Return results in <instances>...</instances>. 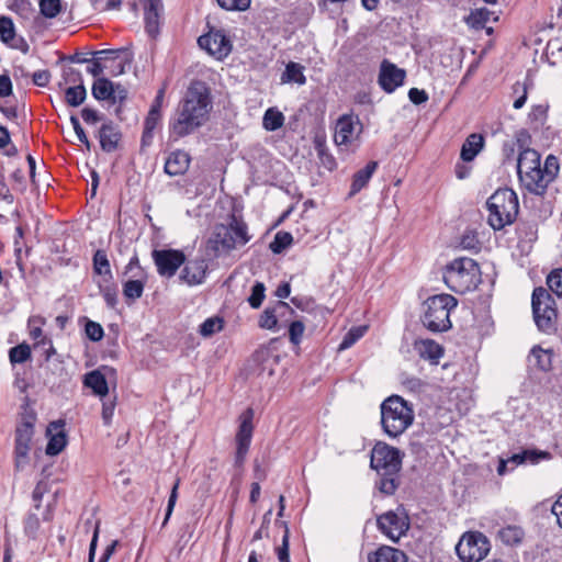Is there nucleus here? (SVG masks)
I'll use <instances>...</instances> for the list:
<instances>
[{"instance_id": "obj_1", "label": "nucleus", "mask_w": 562, "mask_h": 562, "mask_svg": "<svg viewBox=\"0 0 562 562\" xmlns=\"http://www.w3.org/2000/svg\"><path fill=\"white\" fill-rule=\"evenodd\" d=\"M212 100L209 88L202 81H194L188 88L169 122V137L178 140L192 134L209 120Z\"/></svg>"}, {"instance_id": "obj_2", "label": "nucleus", "mask_w": 562, "mask_h": 562, "mask_svg": "<svg viewBox=\"0 0 562 562\" xmlns=\"http://www.w3.org/2000/svg\"><path fill=\"white\" fill-rule=\"evenodd\" d=\"M370 464L380 477L376 482L380 492L392 495L400 484L401 451L385 442L379 441L371 451Z\"/></svg>"}, {"instance_id": "obj_3", "label": "nucleus", "mask_w": 562, "mask_h": 562, "mask_svg": "<svg viewBox=\"0 0 562 562\" xmlns=\"http://www.w3.org/2000/svg\"><path fill=\"white\" fill-rule=\"evenodd\" d=\"M251 239L246 222L232 214L227 224H217L209 238L207 246L215 257L228 255L232 250L245 246Z\"/></svg>"}, {"instance_id": "obj_4", "label": "nucleus", "mask_w": 562, "mask_h": 562, "mask_svg": "<svg viewBox=\"0 0 562 562\" xmlns=\"http://www.w3.org/2000/svg\"><path fill=\"white\" fill-rule=\"evenodd\" d=\"M380 409L382 429L392 439L404 434L415 418L413 405L398 395L385 398Z\"/></svg>"}, {"instance_id": "obj_5", "label": "nucleus", "mask_w": 562, "mask_h": 562, "mask_svg": "<svg viewBox=\"0 0 562 562\" xmlns=\"http://www.w3.org/2000/svg\"><path fill=\"white\" fill-rule=\"evenodd\" d=\"M443 281L456 293L473 291L481 282L480 267L472 258H456L446 266Z\"/></svg>"}, {"instance_id": "obj_6", "label": "nucleus", "mask_w": 562, "mask_h": 562, "mask_svg": "<svg viewBox=\"0 0 562 562\" xmlns=\"http://www.w3.org/2000/svg\"><path fill=\"white\" fill-rule=\"evenodd\" d=\"M488 210L487 222L495 231L514 223L518 214L517 194L508 188L495 191L486 202Z\"/></svg>"}, {"instance_id": "obj_7", "label": "nucleus", "mask_w": 562, "mask_h": 562, "mask_svg": "<svg viewBox=\"0 0 562 562\" xmlns=\"http://www.w3.org/2000/svg\"><path fill=\"white\" fill-rule=\"evenodd\" d=\"M458 301L450 294H437L424 302L422 322L424 326L434 331H446L451 328L450 312L456 308Z\"/></svg>"}, {"instance_id": "obj_8", "label": "nucleus", "mask_w": 562, "mask_h": 562, "mask_svg": "<svg viewBox=\"0 0 562 562\" xmlns=\"http://www.w3.org/2000/svg\"><path fill=\"white\" fill-rule=\"evenodd\" d=\"M540 154L531 148H525L517 158V173L520 183L537 195L543 194V186L539 176Z\"/></svg>"}, {"instance_id": "obj_9", "label": "nucleus", "mask_w": 562, "mask_h": 562, "mask_svg": "<svg viewBox=\"0 0 562 562\" xmlns=\"http://www.w3.org/2000/svg\"><path fill=\"white\" fill-rule=\"evenodd\" d=\"M531 305L538 328L543 333L553 331L558 314L552 295L546 289L537 288L532 293Z\"/></svg>"}, {"instance_id": "obj_10", "label": "nucleus", "mask_w": 562, "mask_h": 562, "mask_svg": "<svg viewBox=\"0 0 562 562\" xmlns=\"http://www.w3.org/2000/svg\"><path fill=\"white\" fill-rule=\"evenodd\" d=\"M36 415L33 412L25 413L22 416L15 431V468L23 469L29 461L31 450V440L34 435V424Z\"/></svg>"}, {"instance_id": "obj_11", "label": "nucleus", "mask_w": 562, "mask_h": 562, "mask_svg": "<svg viewBox=\"0 0 562 562\" xmlns=\"http://www.w3.org/2000/svg\"><path fill=\"white\" fill-rule=\"evenodd\" d=\"M456 551L463 562H480L490 551V541L481 532H467L459 540Z\"/></svg>"}, {"instance_id": "obj_12", "label": "nucleus", "mask_w": 562, "mask_h": 562, "mask_svg": "<svg viewBox=\"0 0 562 562\" xmlns=\"http://www.w3.org/2000/svg\"><path fill=\"white\" fill-rule=\"evenodd\" d=\"M379 529L392 541H398L409 528V519L403 508L390 510L378 518Z\"/></svg>"}, {"instance_id": "obj_13", "label": "nucleus", "mask_w": 562, "mask_h": 562, "mask_svg": "<svg viewBox=\"0 0 562 562\" xmlns=\"http://www.w3.org/2000/svg\"><path fill=\"white\" fill-rule=\"evenodd\" d=\"M361 132L362 125L358 117L342 115L338 119L335 126V144L339 147L344 146L347 149L357 146Z\"/></svg>"}, {"instance_id": "obj_14", "label": "nucleus", "mask_w": 562, "mask_h": 562, "mask_svg": "<svg viewBox=\"0 0 562 562\" xmlns=\"http://www.w3.org/2000/svg\"><path fill=\"white\" fill-rule=\"evenodd\" d=\"M254 411L251 408H247L239 416V427L236 434V456L235 463L236 465H241L249 450V446L252 438L254 425Z\"/></svg>"}, {"instance_id": "obj_15", "label": "nucleus", "mask_w": 562, "mask_h": 562, "mask_svg": "<svg viewBox=\"0 0 562 562\" xmlns=\"http://www.w3.org/2000/svg\"><path fill=\"white\" fill-rule=\"evenodd\" d=\"M151 256L158 273L166 278L173 277L179 267L186 262L184 254L178 249H156Z\"/></svg>"}, {"instance_id": "obj_16", "label": "nucleus", "mask_w": 562, "mask_h": 562, "mask_svg": "<svg viewBox=\"0 0 562 562\" xmlns=\"http://www.w3.org/2000/svg\"><path fill=\"white\" fill-rule=\"evenodd\" d=\"M198 43L201 48L214 56L216 59L226 57L232 50L231 41L226 37L223 31H211L199 37Z\"/></svg>"}, {"instance_id": "obj_17", "label": "nucleus", "mask_w": 562, "mask_h": 562, "mask_svg": "<svg viewBox=\"0 0 562 562\" xmlns=\"http://www.w3.org/2000/svg\"><path fill=\"white\" fill-rule=\"evenodd\" d=\"M406 71L404 69L398 68L389 60L382 61L379 74V83L385 92H394L404 83Z\"/></svg>"}, {"instance_id": "obj_18", "label": "nucleus", "mask_w": 562, "mask_h": 562, "mask_svg": "<svg viewBox=\"0 0 562 562\" xmlns=\"http://www.w3.org/2000/svg\"><path fill=\"white\" fill-rule=\"evenodd\" d=\"M64 425L63 420H56L47 426L46 435L48 437V443L46 446V454L57 456L66 447L67 439Z\"/></svg>"}, {"instance_id": "obj_19", "label": "nucleus", "mask_w": 562, "mask_h": 562, "mask_svg": "<svg viewBox=\"0 0 562 562\" xmlns=\"http://www.w3.org/2000/svg\"><path fill=\"white\" fill-rule=\"evenodd\" d=\"M207 272V265L204 259L189 260L180 274V279L188 285H198L204 282Z\"/></svg>"}, {"instance_id": "obj_20", "label": "nucleus", "mask_w": 562, "mask_h": 562, "mask_svg": "<svg viewBox=\"0 0 562 562\" xmlns=\"http://www.w3.org/2000/svg\"><path fill=\"white\" fill-rule=\"evenodd\" d=\"M190 165V156L184 150L172 151L165 162V171L169 176L183 175Z\"/></svg>"}, {"instance_id": "obj_21", "label": "nucleus", "mask_w": 562, "mask_h": 562, "mask_svg": "<svg viewBox=\"0 0 562 562\" xmlns=\"http://www.w3.org/2000/svg\"><path fill=\"white\" fill-rule=\"evenodd\" d=\"M286 312L292 313L293 310L288 303L279 301L274 307L263 311L259 319V326L265 329H274L278 323V316L284 315Z\"/></svg>"}, {"instance_id": "obj_22", "label": "nucleus", "mask_w": 562, "mask_h": 562, "mask_svg": "<svg viewBox=\"0 0 562 562\" xmlns=\"http://www.w3.org/2000/svg\"><path fill=\"white\" fill-rule=\"evenodd\" d=\"M528 364L535 370L549 371L552 366V352L549 349L536 346L528 356Z\"/></svg>"}, {"instance_id": "obj_23", "label": "nucleus", "mask_w": 562, "mask_h": 562, "mask_svg": "<svg viewBox=\"0 0 562 562\" xmlns=\"http://www.w3.org/2000/svg\"><path fill=\"white\" fill-rule=\"evenodd\" d=\"M369 562H407L406 554L393 547L382 546L375 552L369 554Z\"/></svg>"}, {"instance_id": "obj_24", "label": "nucleus", "mask_w": 562, "mask_h": 562, "mask_svg": "<svg viewBox=\"0 0 562 562\" xmlns=\"http://www.w3.org/2000/svg\"><path fill=\"white\" fill-rule=\"evenodd\" d=\"M121 134L112 123H105L99 131V139L101 148L104 151H114L117 147Z\"/></svg>"}, {"instance_id": "obj_25", "label": "nucleus", "mask_w": 562, "mask_h": 562, "mask_svg": "<svg viewBox=\"0 0 562 562\" xmlns=\"http://www.w3.org/2000/svg\"><path fill=\"white\" fill-rule=\"evenodd\" d=\"M415 350L419 357L437 363L443 355L442 347L431 339H422L415 342Z\"/></svg>"}, {"instance_id": "obj_26", "label": "nucleus", "mask_w": 562, "mask_h": 562, "mask_svg": "<svg viewBox=\"0 0 562 562\" xmlns=\"http://www.w3.org/2000/svg\"><path fill=\"white\" fill-rule=\"evenodd\" d=\"M484 147V137L481 134L473 133L469 135L461 148V159L472 161Z\"/></svg>"}, {"instance_id": "obj_27", "label": "nucleus", "mask_w": 562, "mask_h": 562, "mask_svg": "<svg viewBox=\"0 0 562 562\" xmlns=\"http://www.w3.org/2000/svg\"><path fill=\"white\" fill-rule=\"evenodd\" d=\"M551 458V454L547 451H538V450H524L519 453L513 454L510 458H508L509 464H512L510 470H513L515 467L529 462L531 464H537L540 460H549Z\"/></svg>"}, {"instance_id": "obj_28", "label": "nucleus", "mask_w": 562, "mask_h": 562, "mask_svg": "<svg viewBox=\"0 0 562 562\" xmlns=\"http://www.w3.org/2000/svg\"><path fill=\"white\" fill-rule=\"evenodd\" d=\"M378 168L376 161H370L367 164V166L360 170H358L353 175L351 189H350V195H355L358 192H360L369 182L372 175L375 172Z\"/></svg>"}, {"instance_id": "obj_29", "label": "nucleus", "mask_w": 562, "mask_h": 562, "mask_svg": "<svg viewBox=\"0 0 562 562\" xmlns=\"http://www.w3.org/2000/svg\"><path fill=\"white\" fill-rule=\"evenodd\" d=\"M85 385L90 387L98 396L104 397L109 392L105 376L98 370L91 371L85 375Z\"/></svg>"}, {"instance_id": "obj_30", "label": "nucleus", "mask_w": 562, "mask_h": 562, "mask_svg": "<svg viewBox=\"0 0 562 562\" xmlns=\"http://www.w3.org/2000/svg\"><path fill=\"white\" fill-rule=\"evenodd\" d=\"M560 170L559 160L555 156L549 155L544 160V166L539 167V176L542 178L541 183L543 186V193L546 192L548 184L552 182L558 176Z\"/></svg>"}, {"instance_id": "obj_31", "label": "nucleus", "mask_w": 562, "mask_h": 562, "mask_svg": "<svg viewBox=\"0 0 562 562\" xmlns=\"http://www.w3.org/2000/svg\"><path fill=\"white\" fill-rule=\"evenodd\" d=\"M93 270L97 274L102 277L104 283H109L113 278L106 252L102 249H98L94 252Z\"/></svg>"}, {"instance_id": "obj_32", "label": "nucleus", "mask_w": 562, "mask_h": 562, "mask_svg": "<svg viewBox=\"0 0 562 562\" xmlns=\"http://www.w3.org/2000/svg\"><path fill=\"white\" fill-rule=\"evenodd\" d=\"M92 95L100 101L109 100L114 95L115 85L106 78H98L92 85Z\"/></svg>"}, {"instance_id": "obj_33", "label": "nucleus", "mask_w": 562, "mask_h": 562, "mask_svg": "<svg viewBox=\"0 0 562 562\" xmlns=\"http://www.w3.org/2000/svg\"><path fill=\"white\" fill-rule=\"evenodd\" d=\"M165 90L160 89L155 98V102L151 105L148 115L145 121V132L150 133L160 121V108L164 100Z\"/></svg>"}, {"instance_id": "obj_34", "label": "nucleus", "mask_w": 562, "mask_h": 562, "mask_svg": "<svg viewBox=\"0 0 562 562\" xmlns=\"http://www.w3.org/2000/svg\"><path fill=\"white\" fill-rule=\"evenodd\" d=\"M303 70L304 67L301 64L290 61L281 76V81L283 83L295 82L297 85H304L306 82V78Z\"/></svg>"}, {"instance_id": "obj_35", "label": "nucleus", "mask_w": 562, "mask_h": 562, "mask_svg": "<svg viewBox=\"0 0 562 562\" xmlns=\"http://www.w3.org/2000/svg\"><path fill=\"white\" fill-rule=\"evenodd\" d=\"M284 124V115L276 108H269L262 119L263 128L273 132L282 127Z\"/></svg>"}, {"instance_id": "obj_36", "label": "nucleus", "mask_w": 562, "mask_h": 562, "mask_svg": "<svg viewBox=\"0 0 562 562\" xmlns=\"http://www.w3.org/2000/svg\"><path fill=\"white\" fill-rule=\"evenodd\" d=\"M161 4L160 5H145V24H146V31L149 35L154 36L158 33V26H159V13H160Z\"/></svg>"}, {"instance_id": "obj_37", "label": "nucleus", "mask_w": 562, "mask_h": 562, "mask_svg": "<svg viewBox=\"0 0 562 562\" xmlns=\"http://www.w3.org/2000/svg\"><path fill=\"white\" fill-rule=\"evenodd\" d=\"M497 536L505 544L515 546L521 541L524 531L517 526H507L499 529Z\"/></svg>"}, {"instance_id": "obj_38", "label": "nucleus", "mask_w": 562, "mask_h": 562, "mask_svg": "<svg viewBox=\"0 0 562 562\" xmlns=\"http://www.w3.org/2000/svg\"><path fill=\"white\" fill-rule=\"evenodd\" d=\"M493 12L486 8L475 9L468 18V23L474 29H483L485 23L492 20ZM496 20V18H493Z\"/></svg>"}, {"instance_id": "obj_39", "label": "nucleus", "mask_w": 562, "mask_h": 562, "mask_svg": "<svg viewBox=\"0 0 562 562\" xmlns=\"http://www.w3.org/2000/svg\"><path fill=\"white\" fill-rule=\"evenodd\" d=\"M87 91L83 85L69 87L65 91V99L68 105L79 106L86 100Z\"/></svg>"}, {"instance_id": "obj_40", "label": "nucleus", "mask_w": 562, "mask_h": 562, "mask_svg": "<svg viewBox=\"0 0 562 562\" xmlns=\"http://www.w3.org/2000/svg\"><path fill=\"white\" fill-rule=\"evenodd\" d=\"M367 326L352 327L342 338L339 350H346L350 348L356 341H358L367 331Z\"/></svg>"}, {"instance_id": "obj_41", "label": "nucleus", "mask_w": 562, "mask_h": 562, "mask_svg": "<svg viewBox=\"0 0 562 562\" xmlns=\"http://www.w3.org/2000/svg\"><path fill=\"white\" fill-rule=\"evenodd\" d=\"M293 241V237L288 232H278L270 243V249L273 254H280Z\"/></svg>"}, {"instance_id": "obj_42", "label": "nucleus", "mask_w": 562, "mask_h": 562, "mask_svg": "<svg viewBox=\"0 0 562 562\" xmlns=\"http://www.w3.org/2000/svg\"><path fill=\"white\" fill-rule=\"evenodd\" d=\"M144 286L142 280H128L123 285V294L130 300L139 299L143 295Z\"/></svg>"}, {"instance_id": "obj_43", "label": "nucleus", "mask_w": 562, "mask_h": 562, "mask_svg": "<svg viewBox=\"0 0 562 562\" xmlns=\"http://www.w3.org/2000/svg\"><path fill=\"white\" fill-rule=\"evenodd\" d=\"M11 363H23L31 358V348L26 344H20L9 351Z\"/></svg>"}, {"instance_id": "obj_44", "label": "nucleus", "mask_w": 562, "mask_h": 562, "mask_svg": "<svg viewBox=\"0 0 562 562\" xmlns=\"http://www.w3.org/2000/svg\"><path fill=\"white\" fill-rule=\"evenodd\" d=\"M40 10L45 18L54 19L61 11V0H40Z\"/></svg>"}, {"instance_id": "obj_45", "label": "nucleus", "mask_w": 562, "mask_h": 562, "mask_svg": "<svg viewBox=\"0 0 562 562\" xmlns=\"http://www.w3.org/2000/svg\"><path fill=\"white\" fill-rule=\"evenodd\" d=\"M15 37V29L13 21L8 16H0V38L3 43L9 44Z\"/></svg>"}, {"instance_id": "obj_46", "label": "nucleus", "mask_w": 562, "mask_h": 562, "mask_svg": "<svg viewBox=\"0 0 562 562\" xmlns=\"http://www.w3.org/2000/svg\"><path fill=\"white\" fill-rule=\"evenodd\" d=\"M222 319L218 317H210L205 319L200 326V334L204 337H210L222 329Z\"/></svg>"}, {"instance_id": "obj_47", "label": "nucleus", "mask_w": 562, "mask_h": 562, "mask_svg": "<svg viewBox=\"0 0 562 562\" xmlns=\"http://www.w3.org/2000/svg\"><path fill=\"white\" fill-rule=\"evenodd\" d=\"M549 289L559 297H562V269H555L547 278Z\"/></svg>"}, {"instance_id": "obj_48", "label": "nucleus", "mask_w": 562, "mask_h": 562, "mask_svg": "<svg viewBox=\"0 0 562 562\" xmlns=\"http://www.w3.org/2000/svg\"><path fill=\"white\" fill-rule=\"evenodd\" d=\"M40 519L35 514H29L24 519V532L31 539H36L40 531Z\"/></svg>"}, {"instance_id": "obj_49", "label": "nucleus", "mask_w": 562, "mask_h": 562, "mask_svg": "<svg viewBox=\"0 0 562 562\" xmlns=\"http://www.w3.org/2000/svg\"><path fill=\"white\" fill-rule=\"evenodd\" d=\"M265 284L261 282H256L251 289V294L248 297V303L252 308H258L261 306L262 301L265 299Z\"/></svg>"}, {"instance_id": "obj_50", "label": "nucleus", "mask_w": 562, "mask_h": 562, "mask_svg": "<svg viewBox=\"0 0 562 562\" xmlns=\"http://www.w3.org/2000/svg\"><path fill=\"white\" fill-rule=\"evenodd\" d=\"M305 326L301 321H294L289 326V339L293 345H300L303 338Z\"/></svg>"}, {"instance_id": "obj_51", "label": "nucleus", "mask_w": 562, "mask_h": 562, "mask_svg": "<svg viewBox=\"0 0 562 562\" xmlns=\"http://www.w3.org/2000/svg\"><path fill=\"white\" fill-rule=\"evenodd\" d=\"M86 334L90 340L99 341L102 339L104 331H103L102 326L99 323L89 321L86 324Z\"/></svg>"}, {"instance_id": "obj_52", "label": "nucleus", "mask_w": 562, "mask_h": 562, "mask_svg": "<svg viewBox=\"0 0 562 562\" xmlns=\"http://www.w3.org/2000/svg\"><path fill=\"white\" fill-rule=\"evenodd\" d=\"M10 9L21 16H27L33 11L29 0H11Z\"/></svg>"}, {"instance_id": "obj_53", "label": "nucleus", "mask_w": 562, "mask_h": 562, "mask_svg": "<svg viewBox=\"0 0 562 562\" xmlns=\"http://www.w3.org/2000/svg\"><path fill=\"white\" fill-rule=\"evenodd\" d=\"M218 4L225 10H246L250 5V0H217Z\"/></svg>"}, {"instance_id": "obj_54", "label": "nucleus", "mask_w": 562, "mask_h": 562, "mask_svg": "<svg viewBox=\"0 0 562 562\" xmlns=\"http://www.w3.org/2000/svg\"><path fill=\"white\" fill-rule=\"evenodd\" d=\"M83 61H87L86 59ZM90 61V66L87 68V71L93 77L101 78L100 76L104 72L105 69H109L108 64H103L101 57H97Z\"/></svg>"}, {"instance_id": "obj_55", "label": "nucleus", "mask_w": 562, "mask_h": 562, "mask_svg": "<svg viewBox=\"0 0 562 562\" xmlns=\"http://www.w3.org/2000/svg\"><path fill=\"white\" fill-rule=\"evenodd\" d=\"M99 286L106 304L110 307H114L117 302L116 289L110 284L102 285L101 283H99Z\"/></svg>"}, {"instance_id": "obj_56", "label": "nucleus", "mask_w": 562, "mask_h": 562, "mask_svg": "<svg viewBox=\"0 0 562 562\" xmlns=\"http://www.w3.org/2000/svg\"><path fill=\"white\" fill-rule=\"evenodd\" d=\"M178 487H179V480L175 483L172 490H171V493H170V496H169V499H168V505H167V510H166V517H165V520H164V526L167 524L168 519L170 518L172 512H173V508H175V505H176V502H177V498H178Z\"/></svg>"}, {"instance_id": "obj_57", "label": "nucleus", "mask_w": 562, "mask_h": 562, "mask_svg": "<svg viewBox=\"0 0 562 562\" xmlns=\"http://www.w3.org/2000/svg\"><path fill=\"white\" fill-rule=\"evenodd\" d=\"M277 554L280 562H290L288 529H285V533L283 535L282 546L277 549Z\"/></svg>"}, {"instance_id": "obj_58", "label": "nucleus", "mask_w": 562, "mask_h": 562, "mask_svg": "<svg viewBox=\"0 0 562 562\" xmlns=\"http://www.w3.org/2000/svg\"><path fill=\"white\" fill-rule=\"evenodd\" d=\"M70 122H71V125H72V127L75 130V133H76L78 139L82 144H85L87 146V148H89L90 147V142H89V139H88L83 128L81 127L78 117L75 116V115H71L70 116Z\"/></svg>"}, {"instance_id": "obj_59", "label": "nucleus", "mask_w": 562, "mask_h": 562, "mask_svg": "<svg viewBox=\"0 0 562 562\" xmlns=\"http://www.w3.org/2000/svg\"><path fill=\"white\" fill-rule=\"evenodd\" d=\"M115 408V401L109 400L102 403V419L105 425H110Z\"/></svg>"}, {"instance_id": "obj_60", "label": "nucleus", "mask_w": 562, "mask_h": 562, "mask_svg": "<svg viewBox=\"0 0 562 562\" xmlns=\"http://www.w3.org/2000/svg\"><path fill=\"white\" fill-rule=\"evenodd\" d=\"M92 2L99 11L116 10L121 5V0H92Z\"/></svg>"}, {"instance_id": "obj_61", "label": "nucleus", "mask_w": 562, "mask_h": 562, "mask_svg": "<svg viewBox=\"0 0 562 562\" xmlns=\"http://www.w3.org/2000/svg\"><path fill=\"white\" fill-rule=\"evenodd\" d=\"M514 91L515 92L521 91V95L517 100H515V102L513 104V106L516 110H519L525 105V103L527 101V86L525 83L516 82L514 86Z\"/></svg>"}, {"instance_id": "obj_62", "label": "nucleus", "mask_w": 562, "mask_h": 562, "mask_svg": "<svg viewBox=\"0 0 562 562\" xmlns=\"http://www.w3.org/2000/svg\"><path fill=\"white\" fill-rule=\"evenodd\" d=\"M460 245L463 249H476L479 247V240L473 233L467 232L462 236Z\"/></svg>"}, {"instance_id": "obj_63", "label": "nucleus", "mask_w": 562, "mask_h": 562, "mask_svg": "<svg viewBox=\"0 0 562 562\" xmlns=\"http://www.w3.org/2000/svg\"><path fill=\"white\" fill-rule=\"evenodd\" d=\"M408 98L414 104H422L428 100V94L425 90L412 88L408 91Z\"/></svg>"}, {"instance_id": "obj_64", "label": "nucleus", "mask_w": 562, "mask_h": 562, "mask_svg": "<svg viewBox=\"0 0 562 562\" xmlns=\"http://www.w3.org/2000/svg\"><path fill=\"white\" fill-rule=\"evenodd\" d=\"M50 74L48 70L35 71L32 76L33 83L38 87H46L49 82Z\"/></svg>"}]
</instances>
